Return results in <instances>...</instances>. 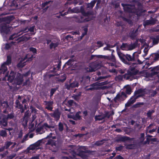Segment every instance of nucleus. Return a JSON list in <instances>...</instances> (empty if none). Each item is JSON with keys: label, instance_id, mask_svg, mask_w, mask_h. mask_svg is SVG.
<instances>
[{"label": "nucleus", "instance_id": "f257e3e1", "mask_svg": "<svg viewBox=\"0 0 159 159\" xmlns=\"http://www.w3.org/2000/svg\"><path fill=\"white\" fill-rule=\"evenodd\" d=\"M69 152L71 153L73 157H74L76 155L80 157L83 159H87L89 157V155L86 154V153L90 154L91 151L89 150H86L85 151L82 150L80 151L78 153H76L75 151L74 150H70Z\"/></svg>", "mask_w": 159, "mask_h": 159}, {"label": "nucleus", "instance_id": "f03ea898", "mask_svg": "<svg viewBox=\"0 0 159 159\" xmlns=\"http://www.w3.org/2000/svg\"><path fill=\"white\" fill-rule=\"evenodd\" d=\"M146 59H148L149 61L147 64L148 65H151L154 62L159 60V50L157 52L151 54L150 57Z\"/></svg>", "mask_w": 159, "mask_h": 159}, {"label": "nucleus", "instance_id": "7ed1b4c3", "mask_svg": "<svg viewBox=\"0 0 159 159\" xmlns=\"http://www.w3.org/2000/svg\"><path fill=\"white\" fill-rule=\"evenodd\" d=\"M136 64V63L134 62L132 64V65L130 66L127 72L128 76L127 77V79H129L130 77L133 76L138 74L139 70L135 68L136 66H134Z\"/></svg>", "mask_w": 159, "mask_h": 159}, {"label": "nucleus", "instance_id": "20e7f679", "mask_svg": "<svg viewBox=\"0 0 159 159\" xmlns=\"http://www.w3.org/2000/svg\"><path fill=\"white\" fill-rule=\"evenodd\" d=\"M11 63V56L8 55L7 56V61L4 62L1 66V68L3 74H4L7 70V68L6 65L9 66Z\"/></svg>", "mask_w": 159, "mask_h": 159}, {"label": "nucleus", "instance_id": "39448f33", "mask_svg": "<svg viewBox=\"0 0 159 159\" xmlns=\"http://www.w3.org/2000/svg\"><path fill=\"white\" fill-rule=\"evenodd\" d=\"M50 115L54 118L56 121H58L60 118L61 112L58 108H57L53 112L49 113Z\"/></svg>", "mask_w": 159, "mask_h": 159}, {"label": "nucleus", "instance_id": "423d86ee", "mask_svg": "<svg viewBox=\"0 0 159 159\" xmlns=\"http://www.w3.org/2000/svg\"><path fill=\"white\" fill-rule=\"evenodd\" d=\"M8 125V120L3 115H1L0 116V126L2 128H4Z\"/></svg>", "mask_w": 159, "mask_h": 159}, {"label": "nucleus", "instance_id": "0eeeda50", "mask_svg": "<svg viewBox=\"0 0 159 159\" xmlns=\"http://www.w3.org/2000/svg\"><path fill=\"white\" fill-rule=\"evenodd\" d=\"M117 54L121 61L124 63L129 65L131 64L130 62H128L125 60L126 56L125 54H124L120 51L118 52Z\"/></svg>", "mask_w": 159, "mask_h": 159}, {"label": "nucleus", "instance_id": "6e6552de", "mask_svg": "<svg viewBox=\"0 0 159 159\" xmlns=\"http://www.w3.org/2000/svg\"><path fill=\"white\" fill-rule=\"evenodd\" d=\"M29 110L27 111L25 113L23 117L22 124L24 127L27 126L28 122V118L29 116Z\"/></svg>", "mask_w": 159, "mask_h": 159}, {"label": "nucleus", "instance_id": "1a4fd4ad", "mask_svg": "<svg viewBox=\"0 0 159 159\" xmlns=\"http://www.w3.org/2000/svg\"><path fill=\"white\" fill-rule=\"evenodd\" d=\"M45 103V105L46 106L45 108L48 110H49L51 111H53L52 109H53V101H46L44 102Z\"/></svg>", "mask_w": 159, "mask_h": 159}, {"label": "nucleus", "instance_id": "9d476101", "mask_svg": "<svg viewBox=\"0 0 159 159\" xmlns=\"http://www.w3.org/2000/svg\"><path fill=\"white\" fill-rule=\"evenodd\" d=\"M138 34V29L135 30L133 29L130 31L129 34V37L132 39H135Z\"/></svg>", "mask_w": 159, "mask_h": 159}, {"label": "nucleus", "instance_id": "9b49d317", "mask_svg": "<svg viewBox=\"0 0 159 159\" xmlns=\"http://www.w3.org/2000/svg\"><path fill=\"white\" fill-rule=\"evenodd\" d=\"M16 73L13 71H11L8 76L7 75H6L5 78L7 77V80L10 82L12 83L15 79Z\"/></svg>", "mask_w": 159, "mask_h": 159}, {"label": "nucleus", "instance_id": "f8f14e48", "mask_svg": "<svg viewBox=\"0 0 159 159\" xmlns=\"http://www.w3.org/2000/svg\"><path fill=\"white\" fill-rule=\"evenodd\" d=\"M47 127L48 128H52L53 129L55 128L54 126L49 125L47 123H44L42 126L36 129V131L37 132H40L42 131L44 127Z\"/></svg>", "mask_w": 159, "mask_h": 159}, {"label": "nucleus", "instance_id": "ddd939ff", "mask_svg": "<svg viewBox=\"0 0 159 159\" xmlns=\"http://www.w3.org/2000/svg\"><path fill=\"white\" fill-rule=\"evenodd\" d=\"M13 143L11 141H7L5 142L4 145L0 148V152H2L5 149H7Z\"/></svg>", "mask_w": 159, "mask_h": 159}, {"label": "nucleus", "instance_id": "4468645a", "mask_svg": "<svg viewBox=\"0 0 159 159\" xmlns=\"http://www.w3.org/2000/svg\"><path fill=\"white\" fill-rule=\"evenodd\" d=\"M14 17L13 16H7L3 17V22L5 23L4 25L9 24L14 19Z\"/></svg>", "mask_w": 159, "mask_h": 159}, {"label": "nucleus", "instance_id": "2eb2a0df", "mask_svg": "<svg viewBox=\"0 0 159 159\" xmlns=\"http://www.w3.org/2000/svg\"><path fill=\"white\" fill-rule=\"evenodd\" d=\"M125 56V60L128 62H134L135 61V52L133 54L132 56L128 54H126Z\"/></svg>", "mask_w": 159, "mask_h": 159}, {"label": "nucleus", "instance_id": "dca6fc26", "mask_svg": "<svg viewBox=\"0 0 159 159\" xmlns=\"http://www.w3.org/2000/svg\"><path fill=\"white\" fill-rule=\"evenodd\" d=\"M15 80L17 85H20L22 84L23 81V77L20 74H18L16 75Z\"/></svg>", "mask_w": 159, "mask_h": 159}, {"label": "nucleus", "instance_id": "f3484780", "mask_svg": "<svg viewBox=\"0 0 159 159\" xmlns=\"http://www.w3.org/2000/svg\"><path fill=\"white\" fill-rule=\"evenodd\" d=\"M81 113L80 111H79L77 112L75 115H68V117L70 118H71L74 120H80L81 119V116H80V114Z\"/></svg>", "mask_w": 159, "mask_h": 159}, {"label": "nucleus", "instance_id": "a211bd4d", "mask_svg": "<svg viewBox=\"0 0 159 159\" xmlns=\"http://www.w3.org/2000/svg\"><path fill=\"white\" fill-rule=\"evenodd\" d=\"M79 86V83L77 81H74L70 83L69 85L67 86V89H70L71 88L78 87Z\"/></svg>", "mask_w": 159, "mask_h": 159}, {"label": "nucleus", "instance_id": "6ab92c4d", "mask_svg": "<svg viewBox=\"0 0 159 159\" xmlns=\"http://www.w3.org/2000/svg\"><path fill=\"white\" fill-rule=\"evenodd\" d=\"M134 139V138H131L129 137L124 136L119 138V141L125 142L128 141H133Z\"/></svg>", "mask_w": 159, "mask_h": 159}, {"label": "nucleus", "instance_id": "aec40b11", "mask_svg": "<svg viewBox=\"0 0 159 159\" xmlns=\"http://www.w3.org/2000/svg\"><path fill=\"white\" fill-rule=\"evenodd\" d=\"M16 107L18 109H20V111L21 113H23L25 111V109L24 108L23 105L21 104L19 101L18 100H16Z\"/></svg>", "mask_w": 159, "mask_h": 159}, {"label": "nucleus", "instance_id": "412c9836", "mask_svg": "<svg viewBox=\"0 0 159 159\" xmlns=\"http://www.w3.org/2000/svg\"><path fill=\"white\" fill-rule=\"evenodd\" d=\"M2 107L4 109L2 112L5 114L8 113V111H7V109L9 107V105L7 102L4 101L1 104Z\"/></svg>", "mask_w": 159, "mask_h": 159}, {"label": "nucleus", "instance_id": "4be33fe9", "mask_svg": "<svg viewBox=\"0 0 159 159\" xmlns=\"http://www.w3.org/2000/svg\"><path fill=\"white\" fill-rule=\"evenodd\" d=\"M42 140H39L37 142L34 143L32 145V146L29 148L30 150H34L35 148L38 147L40 146L41 143H42Z\"/></svg>", "mask_w": 159, "mask_h": 159}, {"label": "nucleus", "instance_id": "5701e85b", "mask_svg": "<svg viewBox=\"0 0 159 159\" xmlns=\"http://www.w3.org/2000/svg\"><path fill=\"white\" fill-rule=\"evenodd\" d=\"M10 31L9 28L7 25H4L2 27L1 31L5 34H7Z\"/></svg>", "mask_w": 159, "mask_h": 159}, {"label": "nucleus", "instance_id": "b1692460", "mask_svg": "<svg viewBox=\"0 0 159 159\" xmlns=\"http://www.w3.org/2000/svg\"><path fill=\"white\" fill-rule=\"evenodd\" d=\"M61 62L60 61L59 62L57 65H55L53 67L52 70H50V71L53 72H56L57 70H59L61 68Z\"/></svg>", "mask_w": 159, "mask_h": 159}, {"label": "nucleus", "instance_id": "393cba45", "mask_svg": "<svg viewBox=\"0 0 159 159\" xmlns=\"http://www.w3.org/2000/svg\"><path fill=\"white\" fill-rule=\"evenodd\" d=\"M89 70L87 71L90 72L95 71L97 70V65L95 63L91 64L89 66Z\"/></svg>", "mask_w": 159, "mask_h": 159}, {"label": "nucleus", "instance_id": "a878e982", "mask_svg": "<svg viewBox=\"0 0 159 159\" xmlns=\"http://www.w3.org/2000/svg\"><path fill=\"white\" fill-rule=\"evenodd\" d=\"M3 115L7 120H9L13 119L14 117L15 114L13 112H11L10 113H8L7 115H5L4 114H3Z\"/></svg>", "mask_w": 159, "mask_h": 159}, {"label": "nucleus", "instance_id": "bb28decb", "mask_svg": "<svg viewBox=\"0 0 159 159\" xmlns=\"http://www.w3.org/2000/svg\"><path fill=\"white\" fill-rule=\"evenodd\" d=\"M90 20L89 18H87L85 19L83 16H80L77 20V22L79 23H82L83 22H88Z\"/></svg>", "mask_w": 159, "mask_h": 159}, {"label": "nucleus", "instance_id": "cd10ccee", "mask_svg": "<svg viewBox=\"0 0 159 159\" xmlns=\"http://www.w3.org/2000/svg\"><path fill=\"white\" fill-rule=\"evenodd\" d=\"M81 94L82 92L79 91L76 94H73L72 98L75 101H78L80 99Z\"/></svg>", "mask_w": 159, "mask_h": 159}, {"label": "nucleus", "instance_id": "c85d7f7f", "mask_svg": "<svg viewBox=\"0 0 159 159\" xmlns=\"http://www.w3.org/2000/svg\"><path fill=\"white\" fill-rule=\"evenodd\" d=\"M75 9H71L70 7L68 9V10L67 11H66L64 13H62V12H61V15L62 16H64L66 15L67 14L69 13H76V12L75 11Z\"/></svg>", "mask_w": 159, "mask_h": 159}, {"label": "nucleus", "instance_id": "c756f323", "mask_svg": "<svg viewBox=\"0 0 159 159\" xmlns=\"http://www.w3.org/2000/svg\"><path fill=\"white\" fill-rule=\"evenodd\" d=\"M133 98L134 96H132L129 100L125 104V107H130L131 104L135 102L133 100Z\"/></svg>", "mask_w": 159, "mask_h": 159}, {"label": "nucleus", "instance_id": "7c9ffc66", "mask_svg": "<svg viewBox=\"0 0 159 159\" xmlns=\"http://www.w3.org/2000/svg\"><path fill=\"white\" fill-rule=\"evenodd\" d=\"M146 89H140L138 90L135 91L134 92V95L141 94L142 93H145V92Z\"/></svg>", "mask_w": 159, "mask_h": 159}, {"label": "nucleus", "instance_id": "2f4dec72", "mask_svg": "<svg viewBox=\"0 0 159 159\" xmlns=\"http://www.w3.org/2000/svg\"><path fill=\"white\" fill-rule=\"evenodd\" d=\"M95 57H96L98 58H108V57L106 56H104L102 55H92L91 56L90 60H92Z\"/></svg>", "mask_w": 159, "mask_h": 159}, {"label": "nucleus", "instance_id": "473e14b6", "mask_svg": "<svg viewBox=\"0 0 159 159\" xmlns=\"http://www.w3.org/2000/svg\"><path fill=\"white\" fill-rule=\"evenodd\" d=\"M97 0H93L90 3H89L87 5V7L88 8H93Z\"/></svg>", "mask_w": 159, "mask_h": 159}, {"label": "nucleus", "instance_id": "72a5a7b5", "mask_svg": "<svg viewBox=\"0 0 159 159\" xmlns=\"http://www.w3.org/2000/svg\"><path fill=\"white\" fill-rule=\"evenodd\" d=\"M153 23H154V22L153 20H147L144 21L143 25L144 26H145Z\"/></svg>", "mask_w": 159, "mask_h": 159}, {"label": "nucleus", "instance_id": "f704fd0d", "mask_svg": "<svg viewBox=\"0 0 159 159\" xmlns=\"http://www.w3.org/2000/svg\"><path fill=\"white\" fill-rule=\"evenodd\" d=\"M67 104L68 105V106L70 107L73 105L76 106L77 105V103L73 100H68L67 102Z\"/></svg>", "mask_w": 159, "mask_h": 159}, {"label": "nucleus", "instance_id": "c9c22d12", "mask_svg": "<svg viewBox=\"0 0 159 159\" xmlns=\"http://www.w3.org/2000/svg\"><path fill=\"white\" fill-rule=\"evenodd\" d=\"M110 66H114L116 68H117L120 66V64L119 62H111L109 63Z\"/></svg>", "mask_w": 159, "mask_h": 159}, {"label": "nucleus", "instance_id": "e433bc0d", "mask_svg": "<svg viewBox=\"0 0 159 159\" xmlns=\"http://www.w3.org/2000/svg\"><path fill=\"white\" fill-rule=\"evenodd\" d=\"M152 39L153 45L157 44L159 42V36L157 35L156 37V38H153Z\"/></svg>", "mask_w": 159, "mask_h": 159}, {"label": "nucleus", "instance_id": "4c0bfd02", "mask_svg": "<svg viewBox=\"0 0 159 159\" xmlns=\"http://www.w3.org/2000/svg\"><path fill=\"white\" fill-rule=\"evenodd\" d=\"M99 86V84L98 83V82H95V83H93V84H91L90 85V87H91L92 88H96V89H97V90L100 89V87H98Z\"/></svg>", "mask_w": 159, "mask_h": 159}, {"label": "nucleus", "instance_id": "58836bf2", "mask_svg": "<svg viewBox=\"0 0 159 159\" xmlns=\"http://www.w3.org/2000/svg\"><path fill=\"white\" fill-rule=\"evenodd\" d=\"M7 136V133L5 130H2L0 131V136L2 137H6Z\"/></svg>", "mask_w": 159, "mask_h": 159}, {"label": "nucleus", "instance_id": "ea45409f", "mask_svg": "<svg viewBox=\"0 0 159 159\" xmlns=\"http://www.w3.org/2000/svg\"><path fill=\"white\" fill-rule=\"evenodd\" d=\"M58 130L60 132L62 131L64 129L63 124L61 122H59L58 125Z\"/></svg>", "mask_w": 159, "mask_h": 159}, {"label": "nucleus", "instance_id": "a19ab883", "mask_svg": "<svg viewBox=\"0 0 159 159\" xmlns=\"http://www.w3.org/2000/svg\"><path fill=\"white\" fill-rule=\"evenodd\" d=\"M144 133H141V136L139 138L140 142L139 143L142 144L144 141L145 139H144Z\"/></svg>", "mask_w": 159, "mask_h": 159}, {"label": "nucleus", "instance_id": "79ce46f5", "mask_svg": "<svg viewBox=\"0 0 159 159\" xmlns=\"http://www.w3.org/2000/svg\"><path fill=\"white\" fill-rule=\"evenodd\" d=\"M155 111L153 110H148L147 112L146 115L148 117V118H151V117L152 114L154 113Z\"/></svg>", "mask_w": 159, "mask_h": 159}, {"label": "nucleus", "instance_id": "37998d69", "mask_svg": "<svg viewBox=\"0 0 159 159\" xmlns=\"http://www.w3.org/2000/svg\"><path fill=\"white\" fill-rule=\"evenodd\" d=\"M48 144L51 145L52 146H56V144L55 141L52 139H50L48 141Z\"/></svg>", "mask_w": 159, "mask_h": 159}, {"label": "nucleus", "instance_id": "c03bdc74", "mask_svg": "<svg viewBox=\"0 0 159 159\" xmlns=\"http://www.w3.org/2000/svg\"><path fill=\"white\" fill-rule=\"evenodd\" d=\"M120 95L122 99H121V101H124L127 97L126 93L123 92H122L121 93Z\"/></svg>", "mask_w": 159, "mask_h": 159}, {"label": "nucleus", "instance_id": "a18cd8bd", "mask_svg": "<svg viewBox=\"0 0 159 159\" xmlns=\"http://www.w3.org/2000/svg\"><path fill=\"white\" fill-rule=\"evenodd\" d=\"M94 119L96 121L101 120L104 119L103 116H102L100 115L95 116L94 117Z\"/></svg>", "mask_w": 159, "mask_h": 159}, {"label": "nucleus", "instance_id": "49530a36", "mask_svg": "<svg viewBox=\"0 0 159 159\" xmlns=\"http://www.w3.org/2000/svg\"><path fill=\"white\" fill-rule=\"evenodd\" d=\"M85 129H87V127H84V126H83V127H82V128L81 129V130L82 131H85V133L84 134H79V135H80V137H82L83 135H87L88 134H89L88 132L87 131H85Z\"/></svg>", "mask_w": 159, "mask_h": 159}, {"label": "nucleus", "instance_id": "de8ad7c7", "mask_svg": "<svg viewBox=\"0 0 159 159\" xmlns=\"http://www.w3.org/2000/svg\"><path fill=\"white\" fill-rule=\"evenodd\" d=\"M153 69L154 70V74L155 75L157 74L159 72V65L154 67Z\"/></svg>", "mask_w": 159, "mask_h": 159}, {"label": "nucleus", "instance_id": "09e8293b", "mask_svg": "<svg viewBox=\"0 0 159 159\" xmlns=\"http://www.w3.org/2000/svg\"><path fill=\"white\" fill-rule=\"evenodd\" d=\"M143 104L144 103L143 102H137L133 105V107L134 108L139 107L141 105H143Z\"/></svg>", "mask_w": 159, "mask_h": 159}, {"label": "nucleus", "instance_id": "8fccbe9b", "mask_svg": "<svg viewBox=\"0 0 159 159\" xmlns=\"http://www.w3.org/2000/svg\"><path fill=\"white\" fill-rule=\"evenodd\" d=\"M150 95L151 97H154L157 93L156 90H151L150 91Z\"/></svg>", "mask_w": 159, "mask_h": 159}, {"label": "nucleus", "instance_id": "3c124183", "mask_svg": "<svg viewBox=\"0 0 159 159\" xmlns=\"http://www.w3.org/2000/svg\"><path fill=\"white\" fill-rule=\"evenodd\" d=\"M58 44L57 43H53L52 42L50 44V48L51 49H52L53 48H55L56 47L58 46Z\"/></svg>", "mask_w": 159, "mask_h": 159}, {"label": "nucleus", "instance_id": "603ef678", "mask_svg": "<svg viewBox=\"0 0 159 159\" xmlns=\"http://www.w3.org/2000/svg\"><path fill=\"white\" fill-rule=\"evenodd\" d=\"M57 89V88H52L50 92V97L51 98L54 93L56 91Z\"/></svg>", "mask_w": 159, "mask_h": 159}, {"label": "nucleus", "instance_id": "864d4df0", "mask_svg": "<svg viewBox=\"0 0 159 159\" xmlns=\"http://www.w3.org/2000/svg\"><path fill=\"white\" fill-rule=\"evenodd\" d=\"M121 99H122L121 97L120 94H117L116 97L114 98V101L116 102L117 100L121 101Z\"/></svg>", "mask_w": 159, "mask_h": 159}, {"label": "nucleus", "instance_id": "5fc2aeb1", "mask_svg": "<svg viewBox=\"0 0 159 159\" xmlns=\"http://www.w3.org/2000/svg\"><path fill=\"white\" fill-rule=\"evenodd\" d=\"M122 18L124 21L127 22L129 24H131L132 23L131 20L129 19L126 18L124 17H122Z\"/></svg>", "mask_w": 159, "mask_h": 159}, {"label": "nucleus", "instance_id": "6e6d98bb", "mask_svg": "<svg viewBox=\"0 0 159 159\" xmlns=\"http://www.w3.org/2000/svg\"><path fill=\"white\" fill-rule=\"evenodd\" d=\"M134 144H127L126 145V148L128 149H131L134 148Z\"/></svg>", "mask_w": 159, "mask_h": 159}, {"label": "nucleus", "instance_id": "4d7b16f0", "mask_svg": "<svg viewBox=\"0 0 159 159\" xmlns=\"http://www.w3.org/2000/svg\"><path fill=\"white\" fill-rule=\"evenodd\" d=\"M11 5V6H14L16 7H18V3H17L16 1L15 0H13L12 1Z\"/></svg>", "mask_w": 159, "mask_h": 159}, {"label": "nucleus", "instance_id": "13d9d810", "mask_svg": "<svg viewBox=\"0 0 159 159\" xmlns=\"http://www.w3.org/2000/svg\"><path fill=\"white\" fill-rule=\"evenodd\" d=\"M104 139L101 140L100 141H96L95 143V144L98 146H99L102 145L103 144V142L104 141Z\"/></svg>", "mask_w": 159, "mask_h": 159}, {"label": "nucleus", "instance_id": "bf43d9fd", "mask_svg": "<svg viewBox=\"0 0 159 159\" xmlns=\"http://www.w3.org/2000/svg\"><path fill=\"white\" fill-rule=\"evenodd\" d=\"M30 51L32 52L34 54L37 53V49L36 48L33 47H31L30 48Z\"/></svg>", "mask_w": 159, "mask_h": 159}, {"label": "nucleus", "instance_id": "052dcab7", "mask_svg": "<svg viewBox=\"0 0 159 159\" xmlns=\"http://www.w3.org/2000/svg\"><path fill=\"white\" fill-rule=\"evenodd\" d=\"M51 2V1H46L42 4V8L48 5Z\"/></svg>", "mask_w": 159, "mask_h": 159}, {"label": "nucleus", "instance_id": "680f3d73", "mask_svg": "<svg viewBox=\"0 0 159 159\" xmlns=\"http://www.w3.org/2000/svg\"><path fill=\"white\" fill-rule=\"evenodd\" d=\"M111 114H109V112H107L105 113L104 115L103 116L104 118L105 119L107 117L108 118H109L110 117Z\"/></svg>", "mask_w": 159, "mask_h": 159}, {"label": "nucleus", "instance_id": "e2e57ef3", "mask_svg": "<svg viewBox=\"0 0 159 159\" xmlns=\"http://www.w3.org/2000/svg\"><path fill=\"white\" fill-rule=\"evenodd\" d=\"M84 14L83 16H88L89 15H92V12L89 11H88L87 12H84Z\"/></svg>", "mask_w": 159, "mask_h": 159}, {"label": "nucleus", "instance_id": "0e129e2a", "mask_svg": "<svg viewBox=\"0 0 159 159\" xmlns=\"http://www.w3.org/2000/svg\"><path fill=\"white\" fill-rule=\"evenodd\" d=\"M123 148V146L121 145H120L118 147H116V149L117 151H120L122 150Z\"/></svg>", "mask_w": 159, "mask_h": 159}, {"label": "nucleus", "instance_id": "69168bd1", "mask_svg": "<svg viewBox=\"0 0 159 159\" xmlns=\"http://www.w3.org/2000/svg\"><path fill=\"white\" fill-rule=\"evenodd\" d=\"M11 47V45L8 43H7L5 44V49L6 50H9Z\"/></svg>", "mask_w": 159, "mask_h": 159}, {"label": "nucleus", "instance_id": "338daca9", "mask_svg": "<svg viewBox=\"0 0 159 159\" xmlns=\"http://www.w3.org/2000/svg\"><path fill=\"white\" fill-rule=\"evenodd\" d=\"M74 61V60L73 59H69L68 61L66 63V64L68 66L71 65V63Z\"/></svg>", "mask_w": 159, "mask_h": 159}, {"label": "nucleus", "instance_id": "774afa93", "mask_svg": "<svg viewBox=\"0 0 159 159\" xmlns=\"http://www.w3.org/2000/svg\"><path fill=\"white\" fill-rule=\"evenodd\" d=\"M127 45V43H123L122 45L120 47V48L122 50H124L125 48Z\"/></svg>", "mask_w": 159, "mask_h": 159}]
</instances>
